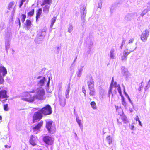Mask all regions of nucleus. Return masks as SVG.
Masks as SVG:
<instances>
[{
    "label": "nucleus",
    "mask_w": 150,
    "mask_h": 150,
    "mask_svg": "<svg viewBox=\"0 0 150 150\" xmlns=\"http://www.w3.org/2000/svg\"><path fill=\"white\" fill-rule=\"evenodd\" d=\"M21 97L23 100L29 102H33L35 100L34 95L32 96L28 92H24Z\"/></svg>",
    "instance_id": "f257e3e1"
},
{
    "label": "nucleus",
    "mask_w": 150,
    "mask_h": 150,
    "mask_svg": "<svg viewBox=\"0 0 150 150\" xmlns=\"http://www.w3.org/2000/svg\"><path fill=\"white\" fill-rule=\"evenodd\" d=\"M9 96L7 94V91L4 89V87H0V101L3 103L8 98Z\"/></svg>",
    "instance_id": "f03ea898"
},
{
    "label": "nucleus",
    "mask_w": 150,
    "mask_h": 150,
    "mask_svg": "<svg viewBox=\"0 0 150 150\" xmlns=\"http://www.w3.org/2000/svg\"><path fill=\"white\" fill-rule=\"evenodd\" d=\"M45 93V91L43 88H38L37 89V94L34 95L35 100H43L44 99V97Z\"/></svg>",
    "instance_id": "7ed1b4c3"
},
{
    "label": "nucleus",
    "mask_w": 150,
    "mask_h": 150,
    "mask_svg": "<svg viewBox=\"0 0 150 150\" xmlns=\"http://www.w3.org/2000/svg\"><path fill=\"white\" fill-rule=\"evenodd\" d=\"M39 111L42 114L45 115H50L52 113V110L50 106L48 104L42 108Z\"/></svg>",
    "instance_id": "20e7f679"
},
{
    "label": "nucleus",
    "mask_w": 150,
    "mask_h": 150,
    "mask_svg": "<svg viewBox=\"0 0 150 150\" xmlns=\"http://www.w3.org/2000/svg\"><path fill=\"white\" fill-rule=\"evenodd\" d=\"M53 121L51 120L46 122L45 126L48 132L53 133L55 132L56 128L55 126L52 125Z\"/></svg>",
    "instance_id": "39448f33"
},
{
    "label": "nucleus",
    "mask_w": 150,
    "mask_h": 150,
    "mask_svg": "<svg viewBox=\"0 0 150 150\" xmlns=\"http://www.w3.org/2000/svg\"><path fill=\"white\" fill-rule=\"evenodd\" d=\"M7 73V71L6 68L3 66H0V85L4 83V81L3 77Z\"/></svg>",
    "instance_id": "423d86ee"
},
{
    "label": "nucleus",
    "mask_w": 150,
    "mask_h": 150,
    "mask_svg": "<svg viewBox=\"0 0 150 150\" xmlns=\"http://www.w3.org/2000/svg\"><path fill=\"white\" fill-rule=\"evenodd\" d=\"M42 113L39 111L35 112L33 117V122L35 123L39 121L42 119Z\"/></svg>",
    "instance_id": "0eeeda50"
},
{
    "label": "nucleus",
    "mask_w": 150,
    "mask_h": 150,
    "mask_svg": "<svg viewBox=\"0 0 150 150\" xmlns=\"http://www.w3.org/2000/svg\"><path fill=\"white\" fill-rule=\"evenodd\" d=\"M113 79H112L111 83L110 85L108 91V96L110 97V94H112V97H113L116 94L117 91L116 88L113 89Z\"/></svg>",
    "instance_id": "6e6552de"
},
{
    "label": "nucleus",
    "mask_w": 150,
    "mask_h": 150,
    "mask_svg": "<svg viewBox=\"0 0 150 150\" xmlns=\"http://www.w3.org/2000/svg\"><path fill=\"white\" fill-rule=\"evenodd\" d=\"M113 79H112L111 83L110 85L108 91V96L110 97V94H112V97H113L116 94L117 91L116 88L113 89Z\"/></svg>",
    "instance_id": "1a4fd4ad"
},
{
    "label": "nucleus",
    "mask_w": 150,
    "mask_h": 150,
    "mask_svg": "<svg viewBox=\"0 0 150 150\" xmlns=\"http://www.w3.org/2000/svg\"><path fill=\"white\" fill-rule=\"evenodd\" d=\"M43 140L46 144L49 145H51L53 143L54 139L50 136H45L43 137Z\"/></svg>",
    "instance_id": "9d476101"
},
{
    "label": "nucleus",
    "mask_w": 150,
    "mask_h": 150,
    "mask_svg": "<svg viewBox=\"0 0 150 150\" xmlns=\"http://www.w3.org/2000/svg\"><path fill=\"white\" fill-rule=\"evenodd\" d=\"M43 125V121L42 120L38 122L32 128L33 132H34L37 131H40L41 128Z\"/></svg>",
    "instance_id": "9b49d317"
},
{
    "label": "nucleus",
    "mask_w": 150,
    "mask_h": 150,
    "mask_svg": "<svg viewBox=\"0 0 150 150\" xmlns=\"http://www.w3.org/2000/svg\"><path fill=\"white\" fill-rule=\"evenodd\" d=\"M149 32L146 30L142 33L141 35V39L143 41H146L147 39V38L149 36Z\"/></svg>",
    "instance_id": "f8f14e48"
},
{
    "label": "nucleus",
    "mask_w": 150,
    "mask_h": 150,
    "mask_svg": "<svg viewBox=\"0 0 150 150\" xmlns=\"http://www.w3.org/2000/svg\"><path fill=\"white\" fill-rule=\"evenodd\" d=\"M36 138L37 139V137H35L33 135H31L29 142L33 146H35L37 145Z\"/></svg>",
    "instance_id": "ddd939ff"
},
{
    "label": "nucleus",
    "mask_w": 150,
    "mask_h": 150,
    "mask_svg": "<svg viewBox=\"0 0 150 150\" xmlns=\"http://www.w3.org/2000/svg\"><path fill=\"white\" fill-rule=\"evenodd\" d=\"M122 120L123 122L125 124L127 123L128 122V121L127 120V117L125 116H121L119 119H117V122L118 124H122L121 122L119 121V120Z\"/></svg>",
    "instance_id": "4468645a"
},
{
    "label": "nucleus",
    "mask_w": 150,
    "mask_h": 150,
    "mask_svg": "<svg viewBox=\"0 0 150 150\" xmlns=\"http://www.w3.org/2000/svg\"><path fill=\"white\" fill-rule=\"evenodd\" d=\"M121 4V2L120 1H117L114 4H112L110 7V11L111 13H112L113 12V11L115 8L118 6L119 5H120Z\"/></svg>",
    "instance_id": "2eb2a0df"
},
{
    "label": "nucleus",
    "mask_w": 150,
    "mask_h": 150,
    "mask_svg": "<svg viewBox=\"0 0 150 150\" xmlns=\"http://www.w3.org/2000/svg\"><path fill=\"white\" fill-rule=\"evenodd\" d=\"M81 19H84L86 13V10L84 6L81 8Z\"/></svg>",
    "instance_id": "dca6fc26"
},
{
    "label": "nucleus",
    "mask_w": 150,
    "mask_h": 150,
    "mask_svg": "<svg viewBox=\"0 0 150 150\" xmlns=\"http://www.w3.org/2000/svg\"><path fill=\"white\" fill-rule=\"evenodd\" d=\"M137 13H129L127 14L125 16V18L131 19L137 18Z\"/></svg>",
    "instance_id": "f3484780"
},
{
    "label": "nucleus",
    "mask_w": 150,
    "mask_h": 150,
    "mask_svg": "<svg viewBox=\"0 0 150 150\" xmlns=\"http://www.w3.org/2000/svg\"><path fill=\"white\" fill-rule=\"evenodd\" d=\"M88 88H94V82L92 78L90 81L88 82Z\"/></svg>",
    "instance_id": "a211bd4d"
},
{
    "label": "nucleus",
    "mask_w": 150,
    "mask_h": 150,
    "mask_svg": "<svg viewBox=\"0 0 150 150\" xmlns=\"http://www.w3.org/2000/svg\"><path fill=\"white\" fill-rule=\"evenodd\" d=\"M42 12V9L41 8H39L36 11V19H38L39 18Z\"/></svg>",
    "instance_id": "6ab92c4d"
},
{
    "label": "nucleus",
    "mask_w": 150,
    "mask_h": 150,
    "mask_svg": "<svg viewBox=\"0 0 150 150\" xmlns=\"http://www.w3.org/2000/svg\"><path fill=\"white\" fill-rule=\"evenodd\" d=\"M34 13V10L33 9L28 13L27 14L28 18L32 16L33 15Z\"/></svg>",
    "instance_id": "aec40b11"
},
{
    "label": "nucleus",
    "mask_w": 150,
    "mask_h": 150,
    "mask_svg": "<svg viewBox=\"0 0 150 150\" xmlns=\"http://www.w3.org/2000/svg\"><path fill=\"white\" fill-rule=\"evenodd\" d=\"M49 6H48L45 5L43 8V10L44 12L46 13H47L49 11Z\"/></svg>",
    "instance_id": "412c9836"
},
{
    "label": "nucleus",
    "mask_w": 150,
    "mask_h": 150,
    "mask_svg": "<svg viewBox=\"0 0 150 150\" xmlns=\"http://www.w3.org/2000/svg\"><path fill=\"white\" fill-rule=\"evenodd\" d=\"M90 90L89 94L91 96H94L95 94V90L94 88H89Z\"/></svg>",
    "instance_id": "4be33fe9"
},
{
    "label": "nucleus",
    "mask_w": 150,
    "mask_h": 150,
    "mask_svg": "<svg viewBox=\"0 0 150 150\" xmlns=\"http://www.w3.org/2000/svg\"><path fill=\"white\" fill-rule=\"evenodd\" d=\"M70 89V86L69 84L68 87V88L65 91V95L67 98H68L69 96Z\"/></svg>",
    "instance_id": "5701e85b"
},
{
    "label": "nucleus",
    "mask_w": 150,
    "mask_h": 150,
    "mask_svg": "<svg viewBox=\"0 0 150 150\" xmlns=\"http://www.w3.org/2000/svg\"><path fill=\"white\" fill-rule=\"evenodd\" d=\"M45 77H43V79H41L39 82L38 83L40 84V86H42L44 84L45 81Z\"/></svg>",
    "instance_id": "b1692460"
},
{
    "label": "nucleus",
    "mask_w": 150,
    "mask_h": 150,
    "mask_svg": "<svg viewBox=\"0 0 150 150\" xmlns=\"http://www.w3.org/2000/svg\"><path fill=\"white\" fill-rule=\"evenodd\" d=\"M90 105L93 109H96L97 107L96 105V103L94 101L91 102L90 103Z\"/></svg>",
    "instance_id": "393cba45"
},
{
    "label": "nucleus",
    "mask_w": 150,
    "mask_h": 150,
    "mask_svg": "<svg viewBox=\"0 0 150 150\" xmlns=\"http://www.w3.org/2000/svg\"><path fill=\"white\" fill-rule=\"evenodd\" d=\"M31 23L30 20H27L26 21V27L27 28H30L31 26Z\"/></svg>",
    "instance_id": "a878e982"
},
{
    "label": "nucleus",
    "mask_w": 150,
    "mask_h": 150,
    "mask_svg": "<svg viewBox=\"0 0 150 150\" xmlns=\"http://www.w3.org/2000/svg\"><path fill=\"white\" fill-rule=\"evenodd\" d=\"M122 104L125 107L127 106V103L125 100V98L123 96H122Z\"/></svg>",
    "instance_id": "bb28decb"
},
{
    "label": "nucleus",
    "mask_w": 150,
    "mask_h": 150,
    "mask_svg": "<svg viewBox=\"0 0 150 150\" xmlns=\"http://www.w3.org/2000/svg\"><path fill=\"white\" fill-rule=\"evenodd\" d=\"M3 109L5 111H8V110L9 108L8 104H6L3 105Z\"/></svg>",
    "instance_id": "cd10ccee"
},
{
    "label": "nucleus",
    "mask_w": 150,
    "mask_h": 150,
    "mask_svg": "<svg viewBox=\"0 0 150 150\" xmlns=\"http://www.w3.org/2000/svg\"><path fill=\"white\" fill-rule=\"evenodd\" d=\"M144 8H146L148 11H150V1L149 2L146 4V6H145L144 7Z\"/></svg>",
    "instance_id": "c85d7f7f"
},
{
    "label": "nucleus",
    "mask_w": 150,
    "mask_h": 150,
    "mask_svg": "<svg viewBox=\"0 0 150 150\" xmlns=\"http://www.w3.org/2000/svg\"><path fill=\"white\" fill-rule=\"evenodd\" d=\"M148 11L146 9V8H144V10L142 11V13L140 14L142 16H143L145 14L148 12Z\"/></svg>",
    "instance_id": "c756f323"
},
{
    "label": "nucleus",
    "mask_w": 150,
    "mask_h": 150,
    "mask_svg": "<svg viewBox=\"0 0 150 150\" xmlns=\"http://www.w3.org/2000/svg\"><path fill=\"white\" fill-rule=\"evenodd\" d=\"M52 2V0H44L43 3L45 4H50Z\"/></svg>",
    "instance_id": "7c9ffc66"
},
{
    "label": "nucleus",
    "mask_w": 150,
    "mask_h": 150,
    "mask_svg": "<svg viewBox=\"0 0 150 150\" xmlns=\"http://www.w3.org/2000/svg\"><path fill=\"white\" fill-rule=\"evenodd\" d=\"M14 5V3L13 2H10L8 5V9L9 10H10L11 9V8L12 6H13Z\"/></svg>",
    "instance_id": "2f4dec72"
},
{
    "label": "nucleus",
    "mask_w": 150,
    "mask_h": 150,
    "mask_svg": "<svg viewBox=\"0 0 150 150\" xmlns=\"http://www.w3.org/2000/svg\"><path fill=\"white\" fill-rule=\"evenodd\" d=\"M117 111L118 113L120 114H121L123 113V111L122 109L121 108H118L117 109Z\"/></svg>",
    "instance_id": "473e14b6"
},
{
    "label": "nucleus",
    "mask_w": 150,
    "mask_h": 150,
    "mask_svg": "<svg viewBox=\"0 0 150 150\" xmlns=\"http://www.w3.org/2000/svg\"><path fill=\"white\" fill-rule=\"evenodd\" d=\"M26 0H21L20 1L19 4V7L20 8H21L23 4V2H25Z\"/></svg>",
    "instance_id": "72a5a7b5"
},
{
    "label": "nucleus",
    "mask_w": 150,
    "mask_h": 150,
    "mask_svg": "<svg viewBox=\"0 0 150 150\" xmlns=\"http://www.w3.org/2000/svg\"><path fill=\"white\" fill-rule=\"evenodd\" d=\"M15 12V8H14L12 11L11 15V19H13V17L14 16V14Z\"/></svg>",
    "instance_id": "f704fd0d"
},
{
    "label": "nucleus",
    "mask_w": 150,
    "mask_h": 150,
    "mask_svg": "<svg viewBox=\"0 0 150 150\" xmlns=\"http://www.w3.org/2000/svg\"><path fill=\"white\" fill-rule=\"evenodd\" d=\"M82 69H79V72L77 74V76L78 77H80L81 75V72L82 71Z\"/></svg>",
    "instance_id": "c9c22d12"
},
{
    "label": "nucleus",
    "mask_w": 150,
    "mask_h": 150,
    "mask_svg": "<svg viewBox=\"0 0 150 150\" xmlns=\"http://www.w3.org/2000/svg\"><path fill=\"white\" fill-rule=\"evenodd\" d=\"M106 139L109 142V144H110V143L111 142V137L110 136H108L106 137Z\"/></svg>",
    "instance_id": "e433bc0d"
},
{
    "label": "nucleus",
    "mask_w": 150,
    "mask_h": 150,
    "mask_svg": "<svg viewBox=\"0 0 150 150\" xmlns=\"http://www.w3.org/2000/svg\"><path fill=\"white\" fill-rule=\"evenodd\" d=\"M130 52H131L130 51H128L125 50L124 51L123 54L127 57V56L130 53Z\"/></svg>",
    "instance_id": "4c0bfd02"
},
{
    "label": "nucleus",
    "mask_w": 150,
    "mask_h": 150,
    "mask_svg": "<svg viewBox=\"0 0 150 150\" xmlns=\"http://www.w3.org/2000/svg\"><path fill=\"white\" fill-rule=\"evenodd\" d=\"M102 5V1H100L98 3V8H101V6Z\"/></svg>",
    "instance_id": "58836bf2"
},
{
    "label": "nucleus",
    "mask_w": 150,
    "mask_h": 150,
    "mask_svg": "<svg viewBox=\"0 0 150 150\" xmlns=\"http://www.w3.org/2000/svg\"><path fill=\"white\" fill-rule=\"evenodd\" d=\"M117 90L118 91L119 93L120 94V95L122 96V92H121V88L119 86L117 88Z\"/></svg>",
    "instance_id": "ea45409f"
},
{
    "label": "nucleus",
    "mask_w": 150,
    "mask_h": 150,
    "mask_svg": "<svg viewBox=\"0 0 150 150\" xmlns=\"http://www.w3.org/2000/svg\"><path fill=\"white\" fill-rule=\"evenodd\" d=\"M21 19H25L26 18V15L25 14H22L21 16Z\"/></svg>",
    "instance_id": "a19ab883"
},
{
    "label": "nucleus",
    "mask_w": 150,
    "mask_h": 150,
    "mask_svg": "<svg viewBox=\"0 0 150 150\" xmlns=\"http://www.w3.org/2000/svg\"><path fill=\"white\" fill-rule=\"evenodd\" d=\"M127 57L124 54L122 57V60H125L127 59Z\"/></svg>",
    "instance_id": "79ce46f5"
},
{
    "label": "nucleus",
    "mask_w": 150,
    "mask_h": 150,
    "mask_svg": "<svg viewBox=\"0 0 150 150\" xmlns=\"http://www.w3.org/2000/svg\"><path fill=\"white\" fill-rule=\"evenodd\" d=\"M55 22V19H53V20L52 21L51 25H50V27L51 28H52V27L53 24Z\"/></svg>",
    "instance_id": "37998d69"
},
{
    "label": "nucleus",
    "mask_w": 150,
    "mask_h": 150,
    "mask_svg": "<svg viewBox=\"0 0 150 150\" xmlns=\"http://www.w3.org/2000/svg\"><path fill=\"white\" fill-rule=\"evenodd\" d=\"M150 87V85L149 84H148L145 87V90H146L147 89H148Z\"/></svg>",
    "instance_id": "c03bdc74"
},
{
    "label": "nucleus",
    "mask_w": 150,
    "mask_h": 150,
    "mask_svg": "<svg viewBox=\"0 0 150 150\" xmlns=\"http://www.w3.org/2000/svg\"><path fill=\"white\" fill-rule=\"evenodd\" d=\"M77 122L79 125L80 126L81 124V121L79 119L77 120Z\"/></svg>",
    "instance_id": "a18cd8bd"
},
{
    "label": "nucleus",
    "mask_w": 150,
    "mask_h": 150,
    "mask_svg": "<svg viewBox=\"0 0 150 150\" xmlns=\"http://www.w3.org/2000/svg\"><path fill=\"white\" fill-rule=\"evenodd\" d=\"M82 91L83 92L84 94L85 95H86V91L85 90L84 88H82Z\"/></svg>",
    "instance_id": "49530a36"
},
{
    "label": "nucleus",
    "mask_w": 150,
    "mask_h": 150,
    "mask_svg": "<svg viewBox=\"0 0 150 150\" xmlns=\"http://www.w3.org/2000/svg\"><path fill=\"white\" fill-rule=\"evenodd\" d=\"M42 35L41 33H40L39 34H38L37 35V38H39L40 37L42 36Z\"/></svg>",
    "instance_id": "de8ad7c7"
},
{
    "label": "nucleus",
    "mask_w": 150,
    "mask_h": 150,
    "mask_svg": "<svg viewBox=\"0 0 150 150\" xmlns=\"http://www.w3.org/2000/svg\"><path fill=\"white\" fill-rule=\"evenodd\" d=\"M134 39H130L129 42V43H132L134 41Z\"/></svg>",
    "instance_id": "09e8293b"
},
{
    "label": "nucleus",
    "mask_w": 150,
    "mask_h": 150,
    "mask_svg": "<svg viewBox=\"0 0 150 150\" xmlns=\"http://www.w3.org/2000/svg\"><path fill=\"white\" fill-rule=\"evenodd\" d=\"M135 120L136 121H138L140 120L139 118V117L137 115V116Z\"/></svg>",
    "instance_id": "8fccbe9b"
},
{
    "label": "nucleus",
    "mask_w": 150,
    "mask_h": 150,
    "mask_svg": "<svg viewBox=\"0 0 150 150\" xmlns=\"http://www.w3.org/2000/svg\"><path fill=\"white\" fill-rule=\"evenodd\" d=\"M50 82V78L49 77V79H48V82H47V86H49Z\"/></svg>",
    "instance_id": "3c124183"
},
{
    "label": "nucleus",
    "mask_w": 150,
    "mask_h": 150,
    "mask_svg": "<svg viewBox=\"0 0 150 150\" xmlns=\"http://www.w3.org/2000/svg\"><path fill=\"white\" fill-rule=\"evenodd\" d=\"M125 42V41H122V44L121 45V46H120V47H121V49H122V48L123 46V45L124 44Z\"/></svg>",
    "instance_id": "603ef678"
},
{
    "label": "nucleus",
    "mask_w": 150,
    "mask_h": 150,
    "mask_svg": "<svg viewBox=\"0 0 150 150\" xmlns=\"http://www.w3.org/2000/svg\"><path fill=\"white\" fill-rule=\"evenodd\" d=\"M110 57L112 58H113L114 56L113 55V54L112 52H110Z\"/></svg>",
    "instance_id": "864d4df0"
},
{
    "label": "nucleus",
    "mask_w": 150,
    "mask_h": 150,
    "mask_svg": "<svg viewBox=\"0 0 150 150\" xmlns=\"http://www.w3.org/2000/svg\"><path fill=\"white\" fill-rule=\"evenodd\" d=\"M6 148H9L11 147V146H8L7 145H6L4 146Z\"/></svg>",
    "instance_id": "5fc2aeb1"
},
{
    "label": "nucleus",
    "mask_w": 150,
    "mask_h": 150,
    "mask_svg": "<svg viewBox=\"0 0 150 150\" xmlns=\"http://www.w3.org/2000/svg\"><path fill=\"white\" fill-rule=\"evenodd\" d=\"M30 92V93H35V91L34 90H33L31 91H30L29 92Z\"/></svg>",
    "instance_id": "6e6d98bb"
},
{
    "label": "nucleus",
    "mask_w": 150,
    "mask_h": 150,
    "mask_svg": "<svg viewBox=\"0 0 150 150\" xmlns=\"http://www.w3.org/2000/svg\"><path fill=\"white\" fill-rule=\"evenodd\" d=\"M126 95L127 96V98H128V99L129 100L130 102L131 101V100H130V98H129V96L128 95H127V94H126Z\"/></svg>",
    "instance_id": "4d7b16f0"
},
{
    "label": "nucleus",
    "mask_w": 150,
    "mask_h": 150,
    "mask_svg": "<svg viewBox=\"0 0 150 150\" xmlns=\"http://www.w3.org/2000/svg\"><path fill=\"white\" fill-rule=\"evenodd\" d=\"M134 128V125H132L130 129L131 130H133Z\"/></svg>",
    "instance_id": "13d9d810"
},
{
    "label": "nucleus",
    "mask_w": 150,
    "mask_h": 150,
    "mask_svg": "<svg viewBox=\"0 0 150 150\" xmlns=\"http://www.w3.org/2000/svg\"><path fill=\"white\" fill-rule=\"evenodd\" d=\"M139 122V124L141 126H142V124H141V121H140V120H139V121H138Z\"/></svg>",
    "instance_id": "bf43d9fd"
},
{
    "label": "nucleus",
    "mask_w": 150,
    "mask_h": 150,
    "mask_svg": "<svg viewBox=\"0 0 150 150\" xmlns=\"http://www.w3.org/2000/svg\"><path fill=\"white\" fill-rule=\"evenodd\" d=\"M2 117L1 116H0V120H1Z\"/></svg>",
    "instance_id": "052dcab7"
},
{
    "label": "nucleus",
    "mask_w": 150,
    "mask_h": 150,
    "mask_svg": "<svg viewBox=\"0 0 150 150\" xmlns=\"http://www.w3.org/2000/svg\"><path fill=\"white\" fill-rule=\"evenodd\" d=\"M142 87H143V86H142V87L141 86H140V90H139V91H140V90H141V88H142Z\"/></svg>",
    "instance_id": "680f3d73"
},
{
    "label": "nucleus",
    "mask_w": 150,
    "mask_h": 150,
    "mask_svg": "<svg viewBox=\"0 0 150 150\" xmlns=\"http://www.w3.org/2000/svg\"><path fill=\"white\" fill-rule=\"evenodd\" d=\"M8 12H9V11H6V13H8Z\"/></svg>",
    "instance_id": "e2e57ef3"
},
{
    "label": "nucleus",
    "mask_w": 150,
    "mask_h": 150,
    "mask_svg": "<svg viewBox=\"0 0 150 150\" xmlns=\"http://www.w3.org/2000/svg\"><path fill=\"white\" fill-rule=\"evenodd\" d=\"M18 21H19V23H20V20H19V19H18Z\"/></svg>",
    "instance_id": "0e129e2a"
},
{
    "label": "nucleus",
    "mask_w": 150,
    "mask_h": 150,
    "mask_svg": "<svg viewBox=\"0 0 150 150\" xmlns=\"http://www.w3.org/2000/svg\"><path fill=\"white\" fill-rule=\"evenodd\" d=\"M16 19H19V18H18V17H17V18Z\"/></svg>",
    "instance_id": "69168bd1"
},
{
    "label": "nucleus",
    "mask_w": 150,
    "mask_h": 150,
    "mask_svg": "<svg viewBox=\"0 0 150 150\" xmlns=\"http://www.w3.org/2000/svg\"><path fill=\"white\" fill-rule=\"evenodd\" d=\"M40 77H41V76H40V77H38V78H40Z\"/></svg>",
    "instance_id": "338daca9"
},
{
    "label": "nucleus",
    "mask_w": 150,
    "mask_h": 150,
    "mask_svg": "<svg viewBox=\"0 0 150 150\" xmlns=\"http://www.w3.org/2000/svg\"><path fill=\"white\" fill-rule=\"evenodd\" d=\"M37 20L38 19H36V21H37Z\"/></svg>",
    "instance_id": "774afa93"
}]
</instances>
